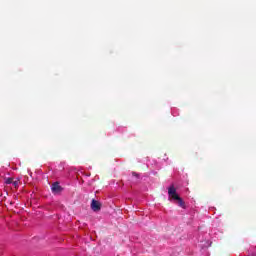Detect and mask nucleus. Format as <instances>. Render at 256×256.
<instances>
[{
  "label": "nucleus",
  "instance_id": "6",
  "mask_svg": "<svg viewBox=\"0 0 256 256\" xmlns=\"http://www.w3.org/2000/svg\"><path fill=\"white\" fill-rule=\"evenodd\" d=\"M117 131L118 133H125V131H127V127L119 126Z\"/></svg>",
  "mask_w": 256,
  "mask_h": 256
},
{
  "label": "nucleus",
  "instance_id": "8",
  "mask_svg": "<svg viewBox=\"0 0 256 256\" xmlns=\"http://www.w3.org/2000/svg\"><path fill=\"white\" fill-rule=\"evenodd\" d=\"M12 185H13V187H15V189H17V187H19V179L15 180V181L12 180Z\"/></svg>",
  "mask_w": 256,
  "mask_h": 256
},
{
  "label": "nucleus",
  "instance_id": "5",
  "mask_svg": "<svg viewBox=\"0 0 256 256\" xmlns=\"http://www.w3.org/2000/svg\"><path fill=\"white\" fill-rule=\"evenodd\" d=\"M171 114L173 115V117H178V115H179V109H177V108H172V109H171Z\"/></svg>",
  "mask_w": 256,
  "mask_h": 256
},
{
  "label": "nucleus",
  "instance_id": "7",
  "mask_svg": "<svg viewBox=\"0 0 256 256\" xmlns=\"http://www.w3.org/2000/svg\"><path fill=\"white\" fill-rule=\"evenodd\" d=\"M5 184L6 185H13V178H6L5 179Z\"/></svg>",
  "mask_w": 256,
  "mask_h": 256
},
{
  "label": "nucleus",
  "instance_id": "4",
  "mask_svg": "<svg viewBox=\"0 0 256 256\" xmlns=\"http://www.w3.org/2000/svg\"><path fill=\"white\" fill-rule=\"evenodd\" d=\"M91 209L92 211H101V203H99V201L93 199L91 202Z\"/></svg>",
  "mask_w": 256,
  "mask_h": 256
},
{
  "label": "nucleus",
  "instance_id": "2",
  "mask_svg": "<svg viewBox=\"0 0 256 256\" xmlns=\"http://www.w3.org/2000/svg\"><path fill=\"white\" fill-rule=\"evenodd\" d=\"M199 247H202V249H205L207 247H211V240H209V234L205 233L202 237L199 236Z\"/></svg>",
  "mask_w": 256,
  "mask_h": 256
},
{
  "label": "nucleus",
  "instance_id": "9",
  "mask_svg": "<svg viewBox=\"0 0 256 256\" xmlns=\"http://www.w3.org/2000/svg\"><path fill=\"white\" fill-rule=\"evenodd\" d=\"M132 175H133V177L139 178V174H137L135 172H133Z\"/></svg>",
  "mask_w": 256,
  "mask_h": 256
},
{
  "label": "nucleus",
  "instance_id": "1",
  "mask_svg": "<svg viewBox=\"0 0 256 256\" xmlns=\"http://www.w3.org/2000/svg\"><path fill=\"white\" fill-rule=\"evenodd\" d=\"M168 197L169 201H176L179 207L186 209L187 206L185 205L183 198L179 196V193H177V188H175V185L173 184L168 187Z\"/></svg>",
  "mask_w": 256,
  "mask_h": 256
},
{
  "label": "nucleus",
  "instance_id": "3",
  "mask_svg": "<svg viewBox=\"0 0 256 256\" xmlns=\"http://www.w3.org/2000/svg\"><path fill=\"white\" fill-rule=\"evenodd\" d=\"M51 191L52 193L57 194V193H61L63 191V188L61 187V185H59V182H54L51 185Z\"/></svg>",
  "mask_w": 256,
  "mask_h": 256
},
{
  "label": "nucleus",
  "instance_id": "10",
  "mask_svg": "<svg viewBox=\"0 0 256 256\" xmlns=\"http://www.w3.org/2000/svg\"><path fill=\"white\" fill-rule=\"evenodd\" d=\"M132 135H133V134H131V135H128V137H132Z\"/></svg>",
  "mask_w": 256,
  "mask_h": 256
}]
</instances>
